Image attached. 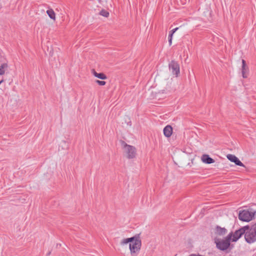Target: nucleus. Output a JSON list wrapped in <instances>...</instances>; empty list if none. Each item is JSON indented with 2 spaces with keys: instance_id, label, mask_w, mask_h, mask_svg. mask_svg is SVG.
Returning a JSON list of instances; mask_svg holds the SVG:
<instances>
[{
  "instance_id": "7ed1b4c3",
  "label": "nucleus",
  "mask_w": 256,
  "mask_h": 256,
  "mask_svg": "<svg viewBox=\"0 0 256 256\" xmlns=\"http://www.w3.org/2000/svg\"><path fill=\"white\" fill-rule=\"evenodd\" d=\"M232 238V233H230L223 240L215 238V242L217 248L222 250H227L230 246V242Z\"/></svg>"
},
{
  "instance_id": "f8f14e48",
  "label": "nucleus",
  "mask_w": 256,
  "mask_h": 256,
  "mask_svg": "<svg viewBox=\"0 0 256 256\" xmlns=\"http://www.w3.org/2000/svg\"><path fill=\"white\" fill-rule=\"evenodd\" d=\"M227 232V230L225 228H222L217 226L216 229V234L218 236H224Z\"/></svg>"
},
{
  "instance_id": "20e7f679",
  "label": "nucleus",
  "mask_w": 256,
  "mask_h": 256,
  "mask_svg": "<svg viewBox=\"0 0 256 256\" xmlns=\"http://www.w3.org/2000/svg\"><path fill=\"white\" fill-rule=\"evenodd\" d=\"M244 237L247 242L249 244L254 242L256 240V226H252L250 228L248 226Z\"/></svg>"
},
{
  "instance_id": "0eeeda50",
  "label": "nucleus",
  "mask_w": 256,
  "mask_h": 256,
  "mask_svg": "<svg viewBox=\"0 0 256 256\" xmlns=\"http://www.w3.org/2000/svg\"><path fill=\"white\" fill-rule=\"evenodd\" d=\"M246 229H248V226H244L236 230L234 234H232L231 240L232 242H236L244 234H245Z\"/></svg>"
},
{
  "instance_id": "f3484780",
  "label": "nucleus",
  "mask_w": 256,
  "mask_h": 256,
  "mask_svg": "<svg viewBox=\"0 0 256 256\" xmlns=\"http://www.w3.org/2000/svg\"><path fill=\"white\" fill-rule=\"evenodd\" d=\"M100 14L107 18L109 16V12L104 10H102L100 11Z\"/></svg>"
},
{
  "instance_id": "1a4fd4ad",
  "label": "nucleus",
  "mask_w": 256,
  "mask_h": 256,
  "mask_svg": "<svg viewBox=\"0 0 256 256\" xmlns=\"http://www.w3.org/2000/svg\"><path fill=\"white\" fill-rule=\"evenodd\" d=\"M227 158L230 161L234 162L237 166H244V164L234 155L229 154L227 155Z\"/></svg>"
},
{
  "instance_id": "2eb2a0df",
  "label": "nucleus",
  "mask_w": 256,
  "mask_h": 256,
  "mask_svg": "<svg viewBox=\"0 0 256 256\" xmlns=\"http://www.w3.org/2000/svg\"><path fill=\"white\" fill-rule=\"evenodd\" d=\"M46 14L50 18H51L54 21L56 20V14L52 9L50 8L47 10Z\"/></svg>"
},
{
  "instance_id": "f257e3e1",
  "label": "nucleus",
  "mask_w": 256,
  "mask_h": 256,
  "mask_svg": "<svg viewBox=\"0 0 256 256\" xmlns=\"http://www.w3.org/2000/svg\"><path fill=\"white\" fill-rule=\"evenodd\" d=\"M134 240L129 244V250L130 256H138L141 250L142 242L140 234L134 236Z\"/></svg>"
},
{
  "instance_id": "f03ea898",
  "label": "nucleus",
  "mask_w": 256,
  "mask_h": 256,
  "mask_svg": "<svg viewBox=\"0 0 256 256\" xmlns=\"http://www.w3.org/2000/svg\"><path fill=\"white\" fill-rule=\"evenodd\" d=\"M122 146L124 156L128 159H132L136 157L137 152L136 148L124 142H122Z\"/></svg>"
},
{
  "instance_id": "39448f33",
  "label": "nucleus",
  "mask_w": 256,
  "mask_h": 256,
  "mask_svg": "<svg viewBox=\"0 0 256 256\" xmlns=\"http://www.w3.org/2000/svg\"><path fill=\"white\" fill-rule=\"evenodd\" d=\"M254 212H250L248 210H244L240 212L238 218L240 220L244 222L250 221L254 216Z\"/></svg>"
},
{
  "instance_id": "9d476101",
  "label": "nucleus",
  "mask_w": 256,
  "mask_h": 256,
  "mask_svg": "<svg viewBox=\"0 0 256 256\" xmlns=\"http://www.w3.org/2000/svg\"><path fill=\"white\" fill-rule=\"evenodd\" d=\"M201 160L204 163L206 164H210L214 162V160L210 158L208 154L202 155Z\"/></svg>"
},
{
  "instance_id": "4468645a",
  "label": "nucleus",
  "mask_w": 256,
  "mask_h": 256,
  "mask_svg": "<svg viewBox=\"0 0 256 256\" xmlns=\"http://www.w3.org/2000/svg\"><path fill=\"white\" fill-rule=\"evenodd\" d=\"M134 240V236L129 238H124L120 241V244L121 246H124L128 243L133 242Z\"/></svg>"
},
{
  "instance_id": "dca6fc26",
  "label": "nucleus",
  "mask_w": 256,
  "mask_h": 256,
  "mask_svg": "<svg viewBox=\"0 0 256 256\" xmlns=\"http://www.w3.org/2000/svg\"><path fill=\"white\" fill-rule=\"evenodd\" d=\"M8 65L6 63H4L0 66V75H3L5 73V70H7Z\"/></svg>"
},
{
  "instance_id": "ddd939ff",
  "label": "nucleus",
  "mask_w": 256,
  "mask_h": 256,
  "mask_svg": "<svg viewBox=\"0 0 256 256\" xmlns=\"http://www.w3.org/2000/svg\"><path fill=\"white\" fill-rule=\"evenodd\" d=\"M92 73L94 76L101 80H106L107 78L106 76L104 73H98L94 70H92Z\"/></svg>"
},
{
  "instance_id": "412c9836",
  "label": "nucleus",
  "mask_w": 256,
  "mask_h": 256,
  "mask_svg": "<svg viewBox=\"0 0 256 256\" xmlns=\"http://www.w3.org/2000/svg\"><path fill=\"white\" fill-rule=\"evenodd\" d=\"M62 142L64 144L66 143L65 141H63Z\"/></svg>"
},
{
  "instance_id": "423d86ee",
  "label": "nucleus",
  "mask_w": 256,
  "mask_h": 256,
  "mask_svg": "<svg viewBox=\"0 0 256 256\" xmlns=\"http://www.w3.org/2000/svg\"><path fill=\"white\" fill-rule=\"evenodd\" d=\"M168 66L172 74L178 76L180 72V66L178 62L176 60H172L170 62Z\"/></svg>"
},
{
  "instance_id": "6e6552de",
  "label": "nucleus",
  "mask_w": 256,
  "mask_h": 256,
  "mask_svg": "<svg viewBox=\"0 0 256 256\" xmlns=\"http://www.w3.org/2000/svg\"><path fill=\"white\" fill-rule=\"evenodd\" d=\"M242 66L241 68V72L242 74V76L243 78H248V68L246 64V62L244 60H242Z\"/></svg>"
},
{
  "instance_id": "a211bd4d",
  "label": "nucleus",
  "mask_w": 256,
  "mask_h": 256,
  "mask_svg": "<svg viewBox=\"0 0 256 256\" xmlns=\"http://www.w3.org/2000/svg\"><path fill=\"white\" fill-rule=\"evenodd\" d=\"M96 82L100 86H104L106 84V82L100 80H96Z\"/></svg>"
},
{
  "instance_id": "9b49d317",
  "label": "nucleus",
  "mask_w": 256,
  "mask_h": 256,
  "mask_svg": "<svg viewBox=\"0 0 256 256\" xmlns=\"http://www.w3.org/2000/svg\"><path fill=\"white\" fill-rule=\"evenodd\" d=\"M172 132V128L170 126L168 125L164 128V134L167 138L170 137Z\"/></svg>"
},
{
  "instance_id": "aec40b11",
  "label": "nucleus",
  "mask_w": 256,
  "mask_h": 256,
  "mask_svg": "<svg viewBox=\"0 0 256 256\" xmlns=\"http://www.w3.org/2000/svg\"><path fill=\"white\" fill-rule=\"evenodd\" d=\"M172 39L171 38H168V42H169L170 45L172 44Z\"/></svg>"
},
{
  "instance_id": "6ab92c4d",
  "label": "nucleus",
  "mask_w": 256,
  "mask_h": 256,
  "mask_svg": "<svg viewBox=\"0 0 256 256\" xmlns=\"http://www.w3.org/2000/svg\"><path fill=\"white\" fill-rule=\"evenodd\" d=\"M178 29V28L173 29L170 32V34L169 35L168 38H171L172 39V36L173 34L176 32V30Z\"/></svg>"
}]
</instances>
